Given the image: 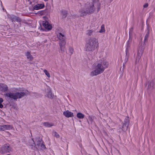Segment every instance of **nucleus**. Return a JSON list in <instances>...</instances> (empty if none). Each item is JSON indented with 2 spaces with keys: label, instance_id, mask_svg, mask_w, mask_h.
<instances>
[{
  "label": "nucleus",
  "instance_id": "nucleus-1",
  "mask_svg": "<svg viewBox=\"0 0 155 155\" xmlns=\"http://www.w3.org/2000/svg\"><path fill=\"white\" fill-rule=\"evenodd\" d=\"M108 66V63L104 58L101 59L93 65V70L90 75L91 76H97L102 73Z\"/></svg>",
  "mask_w": 155,
  "mask_h": 155
},
{
  "label": "nucleus",
  "instance_id": "nucleus-2",
  "mask_svg": "<svg viewBox=\"0 0 155 155\" xmlns=\"http://www.w3.org/2000/svg\"><path fill=\"white\" fill-rule=\"evenodd\" d=\"M99 46L97 39L95 37H91L87 41L85 49L87 51H93Z\"/></svg>",
  "mask_w": 155,
  "mask_h": 155
},
{
  "label": "nucleus",
  "instance_id": "nucleus-3",
  "mask_svg": "<svg viewBox=\"0 0 155 155\" xmlns=\"http://www.w3.org/2000/svg\"><path fill=\"white\" fill-rule=\"evenodd\" d=\"M25 95V93L24 92L15 93L9 92L6 94L5 96L15 100L17 99L21 98L24 97Z\"/></svg>",
  "mask_w": 155,
  "mask_h": 155
},
{
  "label": "nucleus",
  "instance_id": "nucleus-4",
  "mask_svg": "<svg viewBox=\"0 0 155 155\" xmlns=\"http://www.w3.org/2000/svg\"><path fill=\"white\" fill-rule=\"evenodd\" d=\"M12 151V148L9 144H4L0 148V153L2 154Z\"/></svg>",
  "mask_w": 155,
  "mask_h": 155
},
{
  "label": "nucleus",
  "instance_id": "nucleus-5",
  "mask_svg": "<svg viewBox=\"0 0 155 155\" xmlns=\"http://www.w3.org/2000/svg\"><path fill=\"white\" fill-rule=\"evenodd\" d=\"M37 141V145L39 148H40L42 150H44L45 149V145L43 144V142L42 139L40 138H37L36 139Z\"/></svg>",
  "mask_w": 155,
  "mask_h": 155
},
{
  "label": "nucleus",
  "instance_id": "nucleus-6",
  "mask_svg": "<svg viewBox=\"0 0 155 155\" xmlns=\"http://www.w3.org/2000/svg\"><path fill=\"white\" fill-rule=\"evenodd\" d=\"M63 114L65 117L67 118L72 117L74 116L73 113L68 110L64 111L63 112Z\"/></svg>",
  "mask_w": 155,
  "mask_h": 155
},
{
  "label": "nucleus",
  "instance_id": "nucleus-7",
  "mask_svg": "<svg viewBox=\"0 0 155 155\" xmlns=\"http://www.w3.org/2000/svg\"><path fill=\"white\" fill-rule=\"evenodd\" d=\"M42 25L46 29L48 30H50L52 28L51 25L47 21H43Z\"/></svg>",
  "mask_w": 155,
  "mask_h": 155
},
{
  "label": "nucleus",
  "instance_id": "nucleus-8",
  "mask_svg": "<svg viewBox=\"0 0 155 155\" xmlns=\"http://www.w3.org/2000/svg\"><path fill=\"white\" fill-rule=\"evenodd\" d=\"M8 90V87L6 84L2 83L0 84V90L5 92L7 91Z\"/></svg>",
  "mask_w": 155,
  "mask_h": 155
},
{
  "label": "nucleus",
  "instance_id": "nucleus-9",
  "mask_svg": "<svg viewBox=\"0 0 155 155\" xmlns=\"http://www.w3.org/2000/svg\"><path fill=\"white\" fill-rule=\"evenodd\" d=\"M9 18L12 21H16L19 22L21 21V19L19 18L14 15H10Z\"/></svg>",
  "mask_w": 155,
  "mask_h": 155
},
{
  "label": "nucleus",
  "instance_id": "nucleus-10",
  "mask_svg": "<svg viewBox=\"0 0 155 155\" xmlns=\"http://www.w3.org/2000/svg\"><path fill=\"white\" fill-rule=\"evenodd\" d=\"M143 52V50H141L140 51L138 50V51L137 54V55L136 58V63H137L138 62L139 60L142 56Z\"/></svg>",
  "mask_w": 155,
  "mask_h": 155
},
{
  "label": "nucleus",
  "instance_id": "nucleus-11",
  "mask_svg": "<svg viewBox=\"0 0 155 155\" xmlns=\"http://www.w3.org/2000/svg\"><path fill=\"white\" fill-rule=\"evenodd\" d=\"M86 10H87L89 14L93 13L95 10L93 4H91L89 6L87 7Z\"/></svg>",
  "mask_w": 155,
  "mask_h": 155
},
{
  "label": "nucleus",
  "instance_id": "nucleus-12",
  "mask_svg": "<svg viewBox=\"0 0 155 155\" xmlns=\"http://www.w3.org/2000/svg\"><path fill=\"white\" fill-rule=\"evenodd\" d=\"M45 7L44 4L43 3L41 4H38L35 5L34 8L35 10H38L39 9H42Z\"/></svg>",
  "mask_w": 155,
  "mask_h": 155
},
{
  "label": "nucleus",
  "instance_id": "nucleus-13",
  "mask_svg": "<svg viewBox=\"0 0 155 155\" xmlns=\"http://www.w3.org/2000/svg\"><path fill=\"white\" fill-rule=\"evenodd\" d=\"M79 13L80 14V15L81 16H84L87 14H89L87 10L86 11L84 9H82L80 10Z\"/></svg>",
  "mask_w": 155,
  "mask_h": 155
},
{
  "label": "nucleus",
  "instance_id": "nucleus-14",
  "mask_svg": "<svg viewBox=\"0 0 155 155\" xmlns=\"http://www.w3.org/2000/svg\"><path fill=\"white\" fill-rule=\"evenodd\" d=\"M66 44L65 39L60 40V46L61 50H64V46Z\"/></svg>",
  "mask_w": 155,
  "mask_h": 155
},
{
  "label": "nucleus",
  "instance_id": "nucleus-15",
  "mask_svg": "<svg viewBox=\"0 0 155 155\" xmlns=\"http://www.w3.org/2000/svg\"><path fill=\"white\" fill-rule=\"evenodd\" d=\"M32 140V144H29V146L30 147L31 149L35 150H38V148L36 147L35 144L33 139Z\"/></svg>",
  "mask_w": 155,
  "mask_h": 155
},
{
  "label": "nucleus",
  "instance_id": "nucleus-16",
  "mask_svg": "<svg viewBox=\"0 0 155 155\" xmlns=\"http://www.w3.org/2000/svg\"><path fill=\"white\" fill-rule=\"evenodd\" d=\"M25 55L27 57V58L29 60H32L33 58L31 54L28 51L26 52L25 53Z\"/></svg>",
  "mask_w": 155,
  "mask_h": 155
},
{
  "label": "nucleus",
  "instance_id": "nucleus-17",
  "mask_svg": "<svg viewBox=\"0 0 155 155\" xmlns=\"http://www.w3.org/2000/svg\"><path fill=\"white\" fill-rule=\"evenodd\" d=\"M58 37L60 40L65 39V37L64 35L62 34L61 33H59L58 35Z\"/></svg>",
  "mask_w": 155,
  "mask_h": 155
},
{
  "label": "nucleus",
  "instance_id": "nucleus-18",
  "mask_svg": "<svg viewBox=\"0 0 155 155\" xmlns=\"http://www.w3.org/2000/svg\"><path fill=\"white\" fill-rule=\"evenodd\" d=\"M77 117L79 119H83L84 117V115L81 113H78L77 114Z\"/></svg>",
  "mask_w": 155,
  "mask_h": 155
},
{
  "label": "nucleus",
  "instance_id": "nucleus-19",
  "mask_svg": "<svg viewBox=\"0 0 155 155\" xmlns=\"http://www.w3.org/2000/svg\"><path fill=\"white\" fill-rule=\"evenodd\" d=\"M12 128V127H0V130L5 131Z\"/></svg>",
  "mask_w": 155,
  "mask_h": 155
},
{
  "label": "nucleus",
  "instance_id": "nucleus-20",
  "mask_svg": "<svg viewBox=\"0 0 155 155\" xmlns=\"http://www.w3.org/2000/svg\"><path fill=\"white\" fill-rule=\"evenodd\" d=\"M53 95H52L51 92L50 91H49L47 92V96L49 98H52L53 97Z\"/></svg>",
  "mask_w": 155,
  "mask_h": 155
},
{
  "label": "nucleus",
  "instance_id": "nucleus-21",
  "mask_svg": "<svg viewBox=\"0 0 155 155\" xmlns=\"http://www.w3.org/2000/svg\"><path fill=\"white\" fill-rule=\"evenodd\" d=\"M52 135L54 136L57 138H59L60 136L59 134L56 131H53L52 133Z\"/></svg>",
  "mask_w": 155,
  "mask_h": 155
},
{
  "label": "nucleus",
  "instance_id": "nucleus-22",
  "mask_svg": "<svg viewBox=\"0 0 155 155\" xmlns=\"http://www.w3.org/2000/svg\"><path fill=\"white\" fill-rule=\"evenodd\" d=\"M124 125H128L129 123V120L128 117H126L124 121Z\"/></svg>",
  "mask_w": 155,
  "mask_h": 155
},
{
  "label": "nucleus",
  "instance_id": "nucleus-23",
  "mask_svg": "<svg viewBox=\"0 0 155 155\" xmlns=\"http://www.w3.org/2000/svg\"><path fill=\"white\" fill-rule=\"evenodd\" d=\"M105 32V29L104 28V25H101V29L99 31V32L100 33H103L104 32Z\"/></svg>",
  "mask_w": 155,
  "mask_h": 155
},
{
  "label": "nucleus",
  "instance_id": "nucleus-24",
  "mask_svg": "<svg viewBox=\"0 0 155 155\" xmlns=\"http://www.w3.org/2000/svg\"><path fill=\"white\" fill-rule=\"evenodd\" d=\"M94 32V30H87V35L88 36H91L93 34Z\"/></svg>",
  "mask_w": 155,
  "mask_h": 155
},
{
  "label": "nucleus",
  "instance_id": "nucleus-25",
  "mask_svg": "<svg viewBox=\"0 0 155 155\" xmlns=\"http://www.w3.org/2000/svg\"><path fill=\"white\" fill-rule=\"evenodd\" d=\"M61 13L63 15V18H65L67 16V12L65 10L62 11L61 12Z\"/></svg>",
  "mask_w": 155,
  "mask_h": 155
},
{
  "label": "nucleus",
  "instance_id": "nucleus-26",
  "mask_svg": "<svg viewBox=\"0 0 155 155\" xmlns=\"http://www.w3.org/2000/svg\"><path fill=\"white\" fill-rule=\"evenodd\" d=\"M149 31H148L147 33L145 35L144 40V42L145 43V42L147 41L148 38L149 37Z\"/></svg>",
  "mask_w": 155,
  "mask_h": 155
},
{
  "label": "nucleus",
  "instance_id": "nucleus-27",
  "mask_svg": "<svg viewBox=\"0 0 155 155\" xmlns=\"http://www.w3.org/2000/svg\"><path fill=\"white\" fill-rule=\"evenodd\" d=\"M43 125L44 126H52L53 124L52 123H50L49 122H45L43 123Z\"/></svg>",
  "mask_w": 155,
  "mask_h": 155
},
{
  "label": "nucleus",
  "instance_id": "nucleus-28",
  "mask_svg": "<svg viewBox=\"0 0 155 155\" xmlns=\"http://www.w3.org/2000/svg\"><path fill=\"white\" fill-rule=\"evenodd\" d=\"M43 71L44 73L48 77L50 78V74L45 69Z\"/></svg>",
  "mask_w": 155,
  "mask_h": 155
},
{
  "label": "nucleus",
  "instance_id": "nucleus-29",
  "mask_svg": "<svg viewBox=\"0 0 155 155\" xmlns=\"http://www.w3.org/2000/svg\"><path fill=\"white\" fill-rule=\"evenodd\" d=\"M74 49L72 47H70L69 49V51L70 54V55H72L74 52Z\"/></svg>",
  "mask_w": 155,
  "mask_h": 155
},
{
  "label": "nucleus",
  "instance_id": "nucleus-30",
  "mask_svg": "<svg viewBox=\"0 0 155 155\" xmlns=\"http://www.w3.org/2000/svg\"><path fill=\"white\" fill-rule=\"evenodd\" d=\"M94 118V117L93 116H89L88 117V119L89 121L92 122Z\"/></svg>",
  "mask_w": 155,
  "mask_h": 155
},
{
  "label": "nucleus",
  "instance_id": "nucleus-31",
  "mask_svg": "<svg viewBox=\"0 0 155 155\" xmlns=\"http://www.w3.org/2000/svg\"><path fill=\"white\" fill-rule=\"evenodd\" d=\"M153 82H150V84L148 85L149 87H150L151 86H152V87H153L154 86V85H155V83L154 85H153Z\"/></svg>",
  "mask_w": 155,
  "mask_h": 155
},
{
  "label": "nucleus",
  "instance_id": "nucleus-32",
  "mask_svg": "<svg viewBox=\"0 0 155 155\" xmlns=\"http://www.w3.org/2000/svg\"><path fill=\"white\" fill-rule=\"evenodd\" d=\"M93 1V2H98L99 3V5L100 6V3L99 2L100 0H92Z\"/></svg>",
  "mask_w": 155,
  "mask_h": 155
},
{
  "label": "nucleus",
  "instance_id": "nucleus-33",
  "mask_svg": "<svg viewBox=\"0 0 155 155\" xmlns=\"http://www.w3.org/2000/svg\"><path fill=\"white\" fill-rule=\"evenodd\" d=\"M148 4L147 3H146L145 4L143 5V7L144 8H147L148 7Z\"/></svg>",
  "mask_w": 155,
  "mask_h": 155
},
{
  "label": "nucleus",
  "instance_id": "nucleus-34",
  "mask_svg": "<svg viewBox=\"0 0 155 155\" xmlns=\"http://www.w3.org/2000/svg\"><path fill=\"white\" fill-rule=\"evenodd\" d=\"M3 101V99L2 98H0V103H1Z\"/></svg>",
  "mask_w": 155,
  "mask_h": 155
},
{
  "label": "nucleus",
  "instance_id": "nucleus-35",
  "mask_svg": "<svg viewBox=\"0 0 155 155\" xmlns=\"http://www.w3.org/2000/svg\"><path fill=\"white\" fill-rule=\"evenodd\" d=\"M3 107V105L1 104L0 103V108H2Z\"/></svg>",
  "mask_w": 155,
  "mask_h": 155
},
{
  "label": "nucleus",
  "instance_id": "nucleus-36",
  "mask_svg": "<svg viewBox=\"0 0 155 155\" xmlns=\"http://www.w3.org/2000/svg\"><path fill=\"white\" fill-rule=\"evenodd\" d=\"M100 9V7H99L98 8V11Z\"/></svg>",
  "mask_w": 155,
  "mask_h": 155
},
{
  "label": "nucleus",
  "instance_id": "nucleus-37",
  "mask_svg": "<svg viewBox=\"0 0 155 155\" xmlns=\"http://www.w3.org/2000/svg\"><path fill=\"white\" fill-rule=\"evenodd\" d=\"M45 1H47L48 0H44Z\"/></svg>",
  "mask_w": 155,
  "mask_h": 155
},
{
  "label": "nucleus",
  "instance_id": "nucleus-38",
  "mask_svg": "<svg viewBox=\"0 0 155 155\" xmlns=\"http://www.w3.org/2000/svg\"><path fill=\"white\" fill-rule=\"evenodd\" d=\"M127 52H126V55H127Z\"/></svg>",
  "mask_w": 155,
  "mask_h": 155
},
{
  "label": "nucleus",
  "instance_id": "nucleus-39",
  "mask_svg": "<svg viewBox=\"0 0 155 155\" xmlns=\"http://www.w3.org/2000/svg\"><path fill=\"white\" fill-rule=\"evenodd\" d=\"M4 126H7V125H4Z\"/></svg>",
  "mask_w": 155,
  "mask_h": 155
},
{
  "label": "nucleus",
  "instance_id": "nucleus-40",
  "mask_svg": "<svg viewBox=\"0 0 155 155\" xmlns=\"http://www.w3.org/2000/svg\"><path fill=\"white\" fill-rule=\"evenodd\" d=\"M7 155H10V154H8Z\"/></svg>",
  "mask_w": 155,
  "mask_h": 155
}]
</instances>
